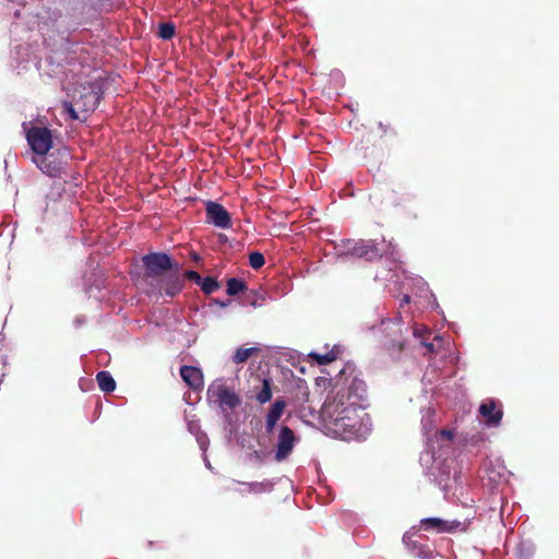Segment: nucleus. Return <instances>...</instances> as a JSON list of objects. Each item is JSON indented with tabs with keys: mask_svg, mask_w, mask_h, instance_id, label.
<instances>
[{
	"mask_svg": "<svg viewBox=\"0 0 559 559\" xmlns=\"http://www.w3.org/2000/svg\"><path fill=\"white\" fill-rule=\"evenodd\" d=\"M403 543L408 549L414 551V555L421 559H432V551L427 545H421L416 540H413L407 534L403 536Z\"/></svg>",
	"mask_w": 559,
	"mask_h": 559,
	"instance_id": "obj_16",
	"label": "nucleus"
},
{
	"mask_svg": "<svg viewBox=\"0 0 559 559\" xmlns=\"http://www.w3.org/2000/svg\"><path fill=\"white\" fill-rule=\"evenodd\" d=\"M258 347H239L233 356V362L240 365L246 362L253 354H258Z\"/></svg>",
	"mask_w": 559,
	"mask_h": 559,
	"instance_id": "obj_18",
	"label": "nucleus"
},
{
	"mask_svg": "<svg viewBox=\"0 0 559 559\" xmlns=\"http://www.w3.org/2000/svg\"><path fill=\"white\" fill-rule=\"evenodd\" d=\"M96 381L103 392L110 393L116 389V381L108 371H99L96 374Z\"/></svg>",
	"mask_w": 559,
	"mask_h": 559,
	"instance_id": "obj_17",
	"label": "nucleus"
},
{
	"mask_svg": "<svg viewBox=\"0 0 559 559\" xmlns=\"http://www.w3.org/2000/svg\"><path fill=\"white\" fill-rule=\"evenodd\" d=\"M142 263L145 270L144 276L153 283L173 271L176 264H179L165 252H150L142 257Z\"/></svg>",
	"mask_w": 559,
	"mask_h": 559,
	"instance_id": "obj_3",
	"label": "nucleus"
},
{
	"mask_svg": "<svg viewBox=\"0 0 559 559\" xmlns=\"http://www.w3.org/2000/svg\"><path fill=\"white\" fill-rule=\"evenodd\" d=\"M297 442V437L288 426H282L275 444L274 459L277 462L285 461L292 454Z\"/></svg>",
	"mask_w": 559,
	"mask_h": 559,
	"instance_id": "obj_9",
	"label": "nucleus"
},
{
	"mask_svg": "<svg viewBox=\"0 0 559 559\" xmlns=\"http://www.w3.org/2000/svg\"><path fill=\"white\" fill-rule=\"evenodd\" d=\"M419 526L421 530L427 532L436 533H455L465 532L467 530V523L459 520H443L440 518H425L420 520Z\"/></svg>",
	"mask_w": 559,
	"mask_h": 559,
	"instance_id": "obj_8",
	"label": "nucleus"
},
{
	"mask_svg": "<svg viewBox=\"0 0 559 559\" xmlns=\"http://www.w3.org/2000/svg\"><path fill=\"white\" fill-rule=\"evenodd\" d=\"M309 356L312 360L317 361L319 365L330 364L333 360H335V358H336L332 352L323 354V355L317 354V353H311Z\"/></svg>",
	"mask_w": 559,
	"mask_h": 559,
	"instance_id": "obj_24",
	"label": "nucleus"
},
{
	"mask_svg": "<svg viewBox=\"0 0 559 559\" xmlns=\"http://www.w3.org/2000/svg\"><path fill=\"white\" fill-rule=\"evenodd\" d=\"M344 396L328 397L323 412L337 433L346 438L359 437L365 432L364 418L368 415L356 401H345Z\"/></svg>",
	"mask_w": 559,
	"mask_h": 559,
	"instance_id": "obj_1",
	"label": "nucleus"
},
{
	"mask_svg": "<svg viewBox=\"0 0 559 559\" xmlns=\"http://www.w3.org/2000/svg\"><path fill=\"white\" fill-rule=\"evenodd\" d=\"M478 412L487 426H500L503 417V409L500 401L495 399H487L480 404Z\"/></svg>",
	"mask_w": 559,
	"mask_h": 559,
	"instance_id": "obj_11",
	"label": "nucleus"
},
{
	"mask_svg": "<svg viewBox=\"0 0 559 559\" xmlns=\"http://www.w3.org/2000/svg\"><path fill=\"white\" fill-rule=\"evenodd\" d=\"M423 345L425 347H427L429 349V352L433 353L435 352V348H433V344L432 343H427L426 341L423 342Z\"/></svg>",
	"mask_w": 559,
	"mask_h": 559,
	"instance_id": "obj_28",
	"label": "nucleus"
},
{
	"mask_svg": "<svg viewBox=\"0 0 559 559\" xmlns=\"http://www.w3.org/2000/svg\"><path fill=\"white\" fill-rule=\"evenodd\" d=\"M183 277V281L187 278L189 281L194 282L195 284L200 285L202 276L193 270L186 271L183 274H181Z\"/></svg>",
	"mask_w": 559,
	"mask_h": 559,
	"instance_id": "obj_25",
	"label": "nucleus"
},
{
	"mask_svg": "<svg viewBox=\"0 0 559 559\" xmlns=\"http://www.w3.org/2000/svg\"><path fill=\"white\" fill-rule=\"evenodd\" d=\"M206 394L207 399L217 404L223 411L235 409L241 405L240 396L221 379L213 381L209 385Z\"/></svg>",
	"mask_w": 559,
	"mask_h": 559,
	"instance_id": "obj_6",
	"label": "nucleus"
},
{
	"mask_svg": "<svg viewBox=\"0 0 559 559\" xmlns=\"http://www.w3.org/2000/svg\"><path fill=\"white\" fill-rule=\"evenodd\" d=\"M230 302H231V301H230L229 299H227V300H225V301H218V300H216V304H217L219 307H222V308L227 307Z\"/></svg>",
	"mask_w": 559,
	"mask_h": 559,
	"instance_id": "obj_29",
	"label": "nucleus"
},
{
	"mask_svg": "<svg viewBox=\"0 0 559 559\" xmlns=\"http://www.w3.org/2000/svg\"><path fill=\"white\" fill-rule=\"evenodd\" d=\"M25 138L34 156L49 153L52 147V133L47 127L33 126L26 130Z\"/></svg>",
	"mask_w": 559,
	"mask_h": 559,
	"instance_id": "obj_7",
	"label": "nucleus"
},
{
	"mask_svg": "<svg viewBox=\"0 0 559 559\" xmlns=\"http://www.w3.org/2000/svg\"><path fill=\"white\" fill-rule=\"evenodd\" d=\"M342 255H350L355 258L373 261L382 255L381 249L374 243V240H354L344 239L338 245Z\"/></svg>",
	"mask_w": 559,
	"mask_h": 559,
	"instance_id": "obj_4",
	"label": "nucleus"
},
{
	"mask_svg": "<svg viewBox=\"0 0 559 559\" xmlns=\"http://www.w3.org/2000/svg\"><path fill=\"white\" fill-rule=\"evenodd\" d=\"M206 222L214 226L227 229L231 226V218L228 211L221 204L214 201L205 203Z\"/></svg>",
	"mask_w": 559,
	"mask_h": 559,
	"instance_id": "obj_10",
	"label": "nucleus"
},
{
	"mask_svg": "<svg viewBox=\"0 0 559 559\" xmlns=\"http://www.w3.org/2000/svg\"><path fill=\"white\" fill-rule=\"evenodd\" d=\"M247 289V285L243 281L238 280L236 277H231L227 281V289L226 293L229 296H236L241 292Z\"/></svg>",
	"mask_w": 559,
	"mask_h": 559,
	"instance_id": "obj_20",
	"label": "nucleus"
},
{
	"mask_svg": "<svg viewBox=\"0 0 559 559\" xmlns=\"http://www.w3.org/2000/svg\"><path fill=\"white\" fill-rule=\"evenodd\" d=\"M199 286L204 294L209 295L215 292L219 287V284L214 277L206 276L204 278L202 277Z\"/></svg>",
	"mask_w": 559,
	"mask_h": 559,
	"instance_id": "obj_22",
	"label": "nucleus"
},
{
	"mask_svg": "<svg viewBox=\"0 0 559 559\" xmlns=\"http://www.w3.org/2000/svg\"><path fill=\"white\" fill-rule=\"evenodd\" d=\"M391 203H392L393 205H400V204H401V202H395L394 200H392V201H391Z\"/></svg>",
	"mask_w": 559,
	"mask_h": 559,
	"instance_id": "obj_31",
	"label": "nucleus"
},
{
	"mask_svg": "<svg viewBox=\"0 0 559 559\" xmlns=\"http://www.w3.org/2000/svg\"><path fill=\"white\" fill-rule=\"evenodd\" d=\"M265 263L264 255L261 252L254 251L249 254V264L252 269L258 270Z\"/></svg>",
	"mask_w": 559,
	"mask_h": 559,
	"instance_id": "obj_23",
	"label": "nucleus"
},
{
	"mask_svg": "<svg viewBox=\"0 0 559 559\" xmlns=\"http://www.w3.org/2000/svg\"><path fill=\"white\" fill-rule=\"evenodd\" d=\"M176 34V26L171 22L160 23L158 26V37L164 40H170Z\"/></svg>",
	"mask_w": 559,
	"mask_h": 559,
	"instance_id": "obj_21",
	"label": "nucleus"
},
{
	"mask_svg": "<svg viewBox=\"0 0 559 559\" xmlns=\"http://www.w3.org/2000/svg\"><path fill=\"white\" fill-rule=\"evenodd\" d=\"M404 349V342L402 340L393 341L390 350L402 352Z\"/></svg>",
	"mask_w": 559,
	"mask_h": 559,
	"instance_id": "obj_26",
	"label": "nucleus"
},
{
	"mask_svg": "<svg viewBox=\"0 0 559 559\" xmlns=\"http://www.w3.org/2000/svg\"><path fill=\"white\" fill-rule=\"evenodd\" d=\"M180 270V265L176 264L173 271L154 283L150 282L151 290L148 294L156 295L157 297L163 295L167 297L177 296L183 289V277L181 276Z\"/></svg>",
	"mask_w": 559,
	"mask_h": 559,
	"instance_id": "obj_5",
	"label": "nucleus"
},
{
	"mask_svg": "<svg viewBox=\"0 0 559 559\" xmlns=\"http://www.w3.org/2000/svg\"><path fill=\"white\" fill-rule=\"evenodd\" d=\"M250 488H251V490H253V491L258 492V491L264 490V489H265V486H264V484H262V483H252V484L250 485Z\"/></svg>",
	"mask_w": 559,
	"mask_h": 559,
	"instance_id": "obj_27",
	"label": "nucleus"
},
{
	"mask_svg": "<svg viewBox=\"0 0 559 559\" xmlns=\"http://www.w3.org/2000/svg\"><path fill=\"white\" fill-rule=\"evenodd\" d=\"M443 433L445 435V437H451V432L450 431H443Z\"/></svg>",
	"mask_w": 559,
	"mask_h": 559,
	"instance_id": "obj_30",
	"label": "nucleus"
},
{
	"mask_svg": "<svg viewBox=\"0 0 559 559\" xmlns=\"http://www.w3.org/2000/svg\"><path fill=\"white\" fill-rule=\"evenodd\" d=\"M71 100H63L62 108L71 120H81L80 114H88L96 109L99 94L91 86L78 85L74 87Z\"/></svg>",
	"mask_w": 559,
	"mask_h": 559,
	"instance_id": "obj_2",
	"label": "nucleus"
},
{
	"mask_svg": "<svg viewBox=\"0 0 559 559\" xmlns=\"http://www.w3.org/2000/svg\"><path fill=\"white\" fill-rule=\"evenodd\" d=\"M32 159L36 166L49 177L58 178L63 174L62 162L52 154H41L34 156Z\"/></svg>",
	"mask_w": 559,
	"mask_h": 559,
	"instance_id": "obj_12",
	"label": "nucleus"
},
{
	"mask_svg": "<svg viewBox=\"0 0 559 559\" xmlns=\"http://www.w3.org/2000/svg\"><path fill=\"white\" fill-rule=\"evenodd\" d=\"M271 385L272 384H271L270 379L262 380V388L255 395V399L260 404H265L266 402L271 401V399H272Z\"/></svg>",
	"mask_w": 559,
	"mask_h": 559,
	"instance_id": "obj_19",
	"label": "nucleus"
},
{
	"mask_svg": "<svg viewBox=\"0 0 559 559\" xmlns=\"http://www.w3.org/2000/svg\"><path fill=\"white\" fill-rule=\"evenodd\" d=\"M180 377L185 383L192 390L199 391L203 388V373L201 369L193 366H182L180 368Z\"/></svg>",
	"mask_w": 559,
	"mask_h": 559,
	"instance_id": "obj_14",
	"label": "nucleus"
},
{
	"mask_svg": "<svg viewBox=\"0 0 559 559\" xmlns=\"http://www.w3.org/2000/svg\"><path fill=\"white\" fill-rule=\"evenodd\" d=\"M366 393V383L357 378H353L350 383L347 386L340 388L335 394L345 395V401H356L359 404V401L362 400Z\"/></svg>",
	"mask_w": 559,
	"mask_h": 559,
	"instance_id": "obj_13",
	"label": "nucleus"
},
{
	"mask_svg": "<svg viewBox=\"0 0 559 559\" xmlns=\"http://www.w3.org/2000/svg\"><path fill=\"white\" fill-rule=\"evenodd\" d=\"M285 407L286 401L284 399H277L273 403L265 418V430L267 433H271L274 430L275 425L283 415Z\"/></svg>",
	"mask_w": 559,
	"mask_h": 559,
	"instance_id": "obj_15",
	"label": "nucleus"
}]
</instances>
